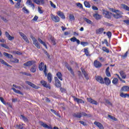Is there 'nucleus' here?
Returning <instances> with one entry per match:
<instances>
[{"label":"nucleus","instance_id":"obj_1","mask_svg":"<svg viewBox=\"0 0 129 129\" xmlns=\"http://www.w3.org/2000/svg\"><path fill=\"white\" fill-rule=\"evenodd\" d=\"M112 12H113V13H115V14H112L114 19H120V18H121L122 12L120 11L119 10H114L113 9H112Z\"/></svg>","mask_w":129,"mask_h":129},{"label":"nucleus","instance_id":"obj_2","mask_svg":"<svg viewBox=\"0 0 129 129\" xmlns=\"http://www.w3.org/2000/svg\"><path fill=\"white\" fill-rule=\"evenodd\" d=\"M31 38L33 41V43L34 44V45H35V47H36L37 49H40L41 48V46H40V43L38 42L37 39H36V38L33 36H31Z\"/></svg>","mask_w":129,"mask_h":129},{"label":"nucleus","instance_id":"obj_3","mask_svg":"<svg viewBox=\"0 0 129 129\" xmlns=\"http://www.w3.org/2000/svg\"><path fill=\"white\" fill-rule=\"evenodd\" d=\"M103 15L105 18L107 19H111V13L109 11H107L105 10H103Z\"/></svg>","mask_w":129,"mask_h":129},{"label":"nucleus","instance_id":"obj_4","mask_svg":"<svg viewBox=\"0 0 129 129\" xmlns=\"http://www.w3.org/2000/svg\"><path fill=\"white\" fill-rule=\"evenodd\" d=\"M50 17L52 21H53L55 23H58L60 21V18L57 16H55L54 15L51 14Z\"/></svg>","mask_w":129,"mask_h":129},{"label":"nucleus","instance_id":"obj_5","mask_svg":"<svg viewBox=\"0 0 129 129\" xmlns=\"http://www.w3.org/2000/svg\"><path fill=\"white\" fill-rule=\"evenodd\" d=\"M19 35H20L21 37H22V39L24 40V41L29 44L30 43V41H29V39H28V37H27V36L25 35L23 32H19Z\"/></svg>","mask_w":129,"mask_h":129},{"label":"nucleus","instance_id":"obj_6","mask_svg":"<svg viewBox=\"0 0 129 129\" xmlns=\"http://www.w3.org/2000/svg\"><path fill=\"white\" fill-rule=\"evenodd\" d=\"M41 84L43 86V87H45V88H48V89H51V86L50 85L48 84L47 82L45 81H41L40 82Z\"/></svg>","mask_w":129,"mask_h":129},{"label":"nucleus","instance_id":"obj_7","mask_svg":"<svg viewBox=\"0 0 129 129\" xmlns=\"http://www.w3.org/2000/svg\"><path fill=\"white\" fill-rule=\"evenodd\" d=\"M36 63V61L31 60L28 61L23 64L24 66H26V67H30V66H32V65H34Z\"/></svg>","mask_w":129,"mask_h":129},{"label":"nucleus","instance_id":"obj_8","mask_svg":"<svg viewBox=\"0 0 129 129\" xmlns=\"http://www.w3.org/2000/svg\"><path fill=\"white\" fill-rule=\"evenodd\" d=\"M111 83V82L110 81V80H109V78L107 77H105L103 79V84H105L107 85V86H108Z\"/></svg>","mask_w":129,"mask_h":129},{"label":"nucleus","instance_id":"obj_9","mask_svg":"<svg viewBox=\"0 0 129 129\" xmlns=\"http://www.w3.org/2000/svg\"><path fill=\"white\" fill-rule=\"evenodd\" d=\"M54 82L56 87H61V83L60 82V81H59V79H58V78L54 77Z\"/></svg>","mask_w":129,"mask_h":129},{"label":"nucleus","instance_id":"obj_10","mask_svg":"<svg viewBox=\"0 0 129 129\" xmlns=\"http://www.w3.org/2000/svg\"><path fill=\"white\" fill-rule=\"evenodd\" d=\"M5 35L8 40H9V41H13V40L15 39V37L11 36V35H10V33H9V32L7 31L5 32Z\"/></svg>","mask_w":129,"mask_h":129},{"label":"nucleus","instance_id":"obj_11","mask_svg":"<svg viewBox=\"0 0 129 129\" xmlns=\"http://www.w3.org/2000/svg\"><path fill=\"white\" fill-rule=\"evenodd\" d=\"M65 66L66 68H67V69L69 70V71L71 72V74H72V75H73V76H75L74 72H73V70H72V68H71V67H70V66H69L68 63H66Z\"/></svg>","mask_w":129,"mask_h":129},{"label":"nucleus","instance_id":"obj_12","mask_svg":"<svg viewBox=\"0 0 129 129\" xmlns=\"http://www.w3.org/2000/svg\"><path fill=\"white\" fill-rule=\"evenodd\" d=\"M26 83L27 84H28V85H29V86H31V87H32L33 88H35V89H39V87L36 86V85L33 84L31 82L26 81Z\"/></svg>","mask_w":129,"mask_h":129},{"label":"nucleus","instance_id":"obj_13","mask_svg":"<svg viewBox=\"0 0 129 129\" xmlns=\"http://www.w3.org/2000/svg\"><path fill=\"white\" fill-rule=\"evenodd\" d=\"M95 78L98 82L101 83V84H103V78H102V77L97 76H96Z\"/></svg>","mask_w":129,"mask_h":129},{"label":"nucleus","instance_id":"obj_14","mask_svg":"<svg viewBox=\"0 0 129 129\" xmlns=\"http://www.w3.org/2000/svg\"><path fill=\"white\" fill-rule=\"evenodd\" d=\"M94 124L95 125H96L98 127H99V129H104V127H103V125L102 124H101L100 122L95 121L94 122Z\"/></svg>","mask_w":129,"mask_h":129},{"label":"nucleus","instance_id":"obj_15","mask_svg":"<svg viewBox=\"0 0 129 129\" xmlns=\"http://www.w3.org/2000/svg\"><path fill=\"white\" fill-rule=\"evenodd\" d=\"M94 66L95 67H96V68H100V67L102 66V64L101 63H100V62L96 60L94 61Z\"/></svg>","mask_w":129,"mask_h":129},{"label":"nucleus","instance_id":"obj_16","mask_svg":"<svg viewBox=\"0 0 129 129\" xmlns=\"http://www.w3.org/2000/svg\"><path fill=\"white\" fill-rule=\"evenodd\" d=\"M81 69L85 78H86V80H88V79H89V77H88V74H87V73H86V72H85V70H84V69H83V68H81Z\"/></svg>","mask_w":129,"mask_h":129},{"label":"nucleus","instance_id":"obj_17","mask_svg":"<svg viewBox=\"0 0 129 129\" xmlns=\"http://www.w3.org/2000/svg\"><path fill=\"white\" fill-rule=\"evenodd\" d=\"M57 15H58V17H60L61 19L64 20L65 19V15H64V13L61 11H57L56 13Z\"/></svg>","mask_w":129,"mask_h":129},{"label":"nucleus","instance_id":"obj_18","mask_svg":"<svg viewBox=\"0 0 129 129\" xmlns=\"http://www.w3.org/2000/svg\"><path fill=\"white\" fill-rule=\"evenodd\" d=\"M87 100L88 102H90V103H92V104H95V105H97V102L96 101L94 100L93 99L91 98H87Z\"/></svg>","mask_w":129,"mask_h":129},{"label":"nucleus","instance_id":"obj_19","mask_svg":"<svg viewBox=\"0 0 129 129\" xmlns=\"http://www.w3.org/2000/svg\"><path fill=\"white\" fill-rule=\"evenodd\" d=\"M121 78L122 79H125V78H126V75H125V73H124V71H120L119 72Z\"/></svg>","mask_w":129,"mask_h":129},{"label":"nucleus","instance_id":"obj_20","mask_svg":"<svg viewBox=\"0 0 129 129\" xmlns=\"http://www.w3.org/2000/svg\"><path fill=\"white\" fill-rule=\"evenodd\" d=\"M70 40L71 41V42H77V44L78 45H79V44H80V41L79 39H77V38H76V37H73L72 38H71L70 39Z\"/></svg>","mask_w":129,"mask_h":129},{"label":"nucleus","instance_id":"obj_21","mask_svg":"<svg viewBox=\"0 0 129 129\" xmlns=\"http://www.w3.org/2000/svg\"><path fill=\"white\" fill-rule=\"evenodd\" d=\"M93 17H94V18L96 19V20H100V19L102 18V16L101 15L97 13L93 14Z\"/></svg>","mask_w":129,"mask_h":129},{"label":"nucleus","instance_id":"obj_22","mask_svg":"<svg viewBox=\"0 0 129 129\" xmlns=\"http://www.w3.org/2000/svg\"><path fill=\"white\" fill-rule=\"evenodd\" d=\"M30 71L32 73H35V72H36V71H37V66H36V64H35V63L33 65V66H32V67L30 69Z\"/></svg>","mask_w":129,"mask_h":129},{"label":"nucleus","instance_id":"obj_23","mask_svg":"<svg viewBox=\"0 0 129 129\" xmlns=\"http://www.w3.org/2000/svg\"><path fill=\"white\" fill-rule=\"evenodd\" d=\"M47 80H48V82H49V83H51L52 82V74H51V73H49L47 75Z\"/></svg>","mask_w":129,"mask_h":129},{"label":"nucleus","instance_id":"obj_24","mask_svg":"<svg viewBox=\"0 0 129 129\" xmlns=\"http://www.w3.org/2000/svg\"><path fill=\"white\" fill-rule=\"evenodd\" d=\"M27 5H28V6H31V7H32V9H35V5L32 2L31 0H28L26 2Z\"/></svg>","mask_w":129,"mask_h":129},{"label":"nucleus","instance_id":"obj_25","mask_svg":"<svg viewBox=\"0 0 129 129\" xmlns=\"http://www.w3.org/2000/svg\"><path fill=\"white\" fill-rule=\"evenodd\" d=\"M74 100L75 101H77L78 103H85V102L83 100L78 98H75Z\"/></svg>","mask_w":129,"mask_h":129},{"label":"nucleus","instance_id":"obj_26","mask_svg":"<svg viewBox=\"0 0 129 129\" xmlns=\"http://www.w3.org/2000/svg\"><path fill=\"white\" fill-rule=\"evenodd\" d=\"M39 69L40 71H43L45 69V64L43 62H41L39 66Z\"/></svg>","mask_w":129,"mask_h":129},{"label":"nucleus","instance_id":"obj_27","mask_svg":"<svg viewBox=\"0 0 129 129\" xmlns=\"http://www.w3.org/2000/svg\"><path fill=\"white\" fill-rule=\"evenodd\" d=\"M3 54L4 55V56H5V57H7V58H9V59L13 58V55L10 53H8L7 52H4Z\"/></svg>","mask_w":129,"mask_h":129},{"label":"nucleus","instance_id":"obj_28","mask_svg":"<svg viewBox=\"0 0 129 129\" xmlns=\"http://www.w3.org/2000/svg\"><path fill=\"white\" fill-rule=\"evenodd\" d=\"M0 62L2 63V64L5 65L6 66H8V67H12L11 65H10L7 62H5L3 59H0Z\"/></svg>","mask_w":129,"mask_h":129},{"label":"nucleus","instance_id":"obj_29","mask_svg":"<svg viewBox=\"0 0 129 129\" xmlns=\"http://www.w3.org/2000/svg\"><path fill=\"white\" fill-rule=\"evenodd\" d=\"M105 73L107 77H110V76H111V75H110V72H109V67L106 68Z\"/></svg>","mask_w":129,"mask_h":129},{"label":"nucleus","instance_id":"obj_30","mask_svg":"<svg viewBox=\"0 0 129 129\" xmlns=\"http://www.w3.org/2000/svg\"><path fill=\"white\" fill-rule=\"evenodd\" d=\"M103 31H104L103 28H99L96 31V33L98 35H100V34H102V33H103Z\"/></svg>","mask_w":129,"mask_h":129},{"label":"nucleus","instance_id":"obj_31","mask_svg":"<svg viewBox=\"0 0 129 129\" xmlns=\"http://www.w3.org/2000/svg\"><path fill=\"white\" fill-rule=\"evenodd\" d=\"M49 40L51 41L53 45H56V41H55V39H54V37L52 36H49Z\"/></svg>","mask_w":129,"mask_h":129},{"label":"nucleus","instance_id":"obj_32","mask_svg":"<svg viewBox=\"0 0 129 129\" xmlns=\"http://www.w3.org/2000/svg\"><path fill=\"white\" fill-rule=\"evenodd\" d=\"M38 41L40 43V44H42V45H43V46H44L46 49H48V47H47V44H46L45 42L43 41V40H42V39H41L40 38H38Z\"/></svg>","mask_w":129,"mask_h":129},{"label":"nucleus","instance_id":"obj_33","mask_svg":"<svg viewBox=\"0 0 129 129\" xmlns=\"http://www.w3.org/2000/svg\"><path fill=\"white\" fill-rule=\"evenodd\" d=\"M81 112V115H82V116H87V117H91V114H88L84 112Z\"/></svg>","mask_w":129,"mask_h":129},{"label":"nucleus","instance_id":"obj_34","mask_svg":"<svg viewBox=\"0 0 129 129\" xmlns=\"http://www.w3.org/2000/svg\"><path fill=\"white\" fill-rule=\"evenodd\" d=\"M12 89L14 92H15V93H18V94H21V95H23V93L20 91V90H16L15 88H12Z\"/></svg>","mask_w":129,"mask_h":129},{"label":"nucleus","instance_id":"obj_35","mask_svg":"<svg viewBox=\"0 0 129 129\" xmlns=\"http://www.w3.org/2000/svg\"><path fill=\"white\" fill-rule=\"evenodd\" d=\"M121 90L122 91H126V92L129 91V87L127 86H123L121 88Z\"/></svg>","mask_w":129,"mask_h":129},{"label":"nucleus","instance_id":"obj_36","mask_svg":"<svg viewBox=\"0 0 129 129\" xmlns=\"http://www.w3.org/2000/svg\"><path fill=\"white\" fill-rule=\"evenodd\" d=\"M56 76L57 77L58 79H59V80H61V81L62 80H63V79L62 78V74L60 72H58L56 74Z\"/></svg>","mask_w":129,"mask_h":129},{"label":"nucleus","instance_id":"obj_37","mask_svg":"<svg viewBox=\"0 0 129 129\" xmlns=\"http://www.w3.org/2000/svg\"><path fill=\"white\" fill-rule=\"evenodd\" d=\"M121 7H122V9H123L125 11H128V12H129V7H128V6H127L124 5V4H122Z\"/></svg>","mask_w":129,"mask_h":129},{"label":"nucleus","instance_id":"obj_38","mask_svg":"<svg viewBox=\"0 0 129 129\" xmlns=\"http://www.w3.org/2000/svg\"><path fill=\"white\" fill-rule=\"evenodd\" d=\"M22 12H23L24 14H30V11H29L26 7H23L22 8Z\"/></svg>","mask_w":129,"mask_h":129},{"label":"nucleus","instance_id":"obj_39","mask_svg":"<svg viewBox=\"0 0 129 129\" xmlns=\"http://www.w3.org/2000/svg\"><path fill=\"white\" fill-rule=\"evenodd\" d=\"M69 19H70V20L71 21V22H73L74 21H75V17H74V15L72 14H70Z\"/></svg>","mask_w":129,"mask_h":129},{"label":"nucleus","instance_id":"obj_40","mask_svg":"<svg viewBox=\"0 0 129 129\" xmlns=\"http://www.w3.org/2000/svg\"><path fill=\"white\" fill-rule=\"evenodd\" d=\"M112 82L113 84H114V85H116V84L118 83V79H117V78H115L113 79Z\"/></svg>","mask_w":129,"mask_h":129},{"label":"nucleus","instance_id":"obj_41","mask_svg":"<svg viewBox=\"0 0 129 129\" xmlns=\"http://www.w3.org/2000/svg\"><path fill=\"white\" fill-rule=\"evenodd\" d=\"M84 4L86 8H90V4H89V2L87 1H85Z\"/></svg>","mask_w":129,"mask_h":129},{"label":"nucleus","instance_id":"obj_42","mask_svg":"<svg viewBox=\"0 0 129 129\" xmlns=\"http://www.w3.org/2000/svg\"><path fill=\"white\" fill-rule=\"evenodd\" d=\"M21 116L22 117V119H23V120H24V121H25V122H28V118L25 117V116H24L23 115H21Z\"/></svg>","mask_w":129,"mask_h":129},{"label":"nucleus","instance_id":"obj_43","mask_svg":"<svg viewBox=\"0 0 129 129\" xmlns=\"http://www.w3.org/2000/svg\"><path fill=\"white\" fill-rule=\"evenodd\" d=\"M84 52L85 53V55H86V56H90V54H89V51H88V48L84 49Z\"/></svg>","mask_w":129,"mask_h":129},{"label":"nucleus","instance_id":"obj_44","mask_svg":"<svg viewBox=\"0 0 129 129\" xmlns=\"http://www.w3.org/2000/svg\"><path fill=\"white\" fill-rule=\"evenodd\" d=\"M75 117H77L78 118H81V117L82 116L81 115V112L80 113H78L77 114H75Z\"/></svg>","mask_w":129,"mask_h":129},{"label":"nucleus","instance_id":"obj_45","mask_svg":"<svg viewBox=\"0 0 129 129\" xmlns=\"http://www.w3.org/2000/svg\"><path fill=\"white\" fill-rule=\"evenodd\" d=\"M84 21H85V22H86V23H87V24H92V22L87 18H84Z\"/></svg>","mask_w":129,"mask_h":129},{"label":"nucleus","instance_id":"obj_46","mask_svg":"<svg viewBox=\"0 0 129 129\" xmlns=\"http://www.w3.org/2000/svg\"><path fill=\"white\" fill-rule=\"evenodd\" d=\"M1 46L3 48H5V49H8V50L10 49V47L5 44H1Z\"/></svg>","mask_w":129,"mask_h":129},{"label":"nucleus","instance_id":"obj_47","mask_svg":"<svg viewBox=\"0 0 129 129\" xmlns=\"http://www.w3.org/2000/svg\"><path fill=\"white\" fill-rule=\"evenodd\" d=\"M44 70V73L45 77H47V66L45 65L44 66V69H43Z\"/></svg>","mask_w":129,"mask_h":129},{"label":"nucleus","instance_id":"obj_48","mask_svg":"<svg viewBox=\"0 0 129 129\" xmlns=\"http://www.w3.org/2000/svg\"><path fill=\"white\" fill-rule=\"evenodd\" d=\"M11 61L12 62V63H19V59L16 58L11 59Z\"/></svg>","mask_w":129,"mask_h":129},{"label":"nucleus","instance_id":"obj_49","mask_svg":"<svg viewBox=\"0 0 129 129\" xmlns=\"http://www.w3.org/2000/svg\"><path fill=\"white\" fill-rule=\"evenodd\" d=\"M108 116L109 118H110V119H112V120H114L115 121H116V120H117V119H116V118H115L110 115H108Z\"/></svg>","mask_w":129,"mask_h":129},{"label":"nucleus","instance_id":"obj_50","mask_svg":"<svg viewBox=\"0 0 129 129\" xmlns=\"http://www.w3.org/2000/svg\"><path fill=\"white\" fill-rule=\"evenodd\" d=\"M127 94H124L123 93H121L120 94V96L121 97H124V98H125L127 97Z\"/></svg>","mask_w":129,"mask_h":129},{"label":"nucleus","instance_id":"obj_51","mask_svg":"<svg viewBox=\"0 0 129 129\" xmlns=\"http://www.w3.org/2000/svg\"><path fill=\"white\" fill-rule=\"evenodd\" d=\"M41 125H42V126H43V127H45V128H48V126H49L48 125H47V124L44 123L43 122H41Z\"/></svg>","mask_w":129,"mask_h":129},{"label":"nucleus","instance_id":"obj_52","mask_svg":"<svg viewBox=\"0 0 129 129\" xmlns=\"http://www.w3.org/2000/svg\"><path fill=\"white\" fill-rule=\"evenodd\" d=\"M76 6L79 8H80V9H83V6H82V4L80 3H76Z\"/></svg>","mask_w":129,"mask_h":129},{"label":"nucleus","instance_id":"obj_53","mask_svg":"<svg viewBox=\"0 0 129 129\" xmlns=\"http://www.w3.org/2000/svg\"><path fill=\"white\" fill-rule=\"evenodd\" d=\"M128 53V52L126 51L124 55H121V57L122 59H125V58H126V57H127V53Z\"/></svg>","mask_w":129,"mask_h":129},{"label":"nucleus","instance_id":"obj_54","mask_svg":"<svg viewBox=\"0 0 129 129\" xmlns=\"http://www.w3.org/2000/svg\"><path fill=\"white\" fill-rule=\"evenodd\" d=\"M102 50L104 51V52H106V53H109V50H108V49H107V48H106V47H103L102 48Z\"/></svg>","mask_w":129,"mask_h":129},{"label":"nucleus","instance_id":"obj_55","mask_svg":"<svg viewBox=\"0 0 129 129\" xmlns=\"http://www.w3.org/2000/svg\"><path fill=\"white\" fill-rule=\"evenodd\" d=\"M0 100L3 103V104H5V105H6V104H7V103H6V101L4 99V98L0 97Z\"/></svg>","mask_w":129,"mask_h":129},{"label":"nucleus","instance_id":"obj_56","mask_svg":"<svg viewBox=\"0 0 129 129\" xmlns=\"http://www.w3.org/2000/svg\"><path fill=\"white\" fill-rule=\"evenodd\" d=\"M49 3H50V6H51V7H52V8H53V9H56V5H55V4H54V3H53V2H52V1H49Z\"/></svg>","mask_w":129,"mask_h":129},{"label":"nucleus","instance_id":"obj_57","mask_svg":"<svg viewBox=\"0 0 129 129\" xmlns=\"http://www.w3.org/2000/svg\"><path fill=\"white\" fill-rule=\"evenodd\" d=\"M16 128H20V129H23V125L22 124H17L15 126Z\"/></svg>","mask_w":129,"mask_h":129},{"label":"nucleus","instance_id":"obj_58","mask_svg":"<svg viewBox=\"0 0 129 129\" xmlns=\"http://www.w3.org/2000/svg\"><path fill=\"white\" fill-rule=\"evenodd\" d=\"M81 45H82V46H83L84 47H85V46H87V45H88V43L83 41L81 42Z\"/></svg>","mask_w":129,"mask_h":129},{"label":"nucleus","instance_id":"obj_59","mask_svg":"<svg viewBox=\"0 0 129 129\" xmlns=\"http://www.w3.org/2000/svg\"><path fill=\"white\" fill-rule=\"evenodd\" d=\"M21 6V4L20 3H17L15 5L16 9H20Z\"/></svg>","mask_w":129,"mask_h":129},{"label":"nucleus","instance_id":"obj_60","mask_svg":"<svg viewBox=\"0 0 129 129\" xmlns=\"http://www.w3.org/2000/svg\"><path fill=\"white\" fill-rule=\"evenodd\" d=\"M106 35L108 38L111 37V33L110 31H108V32H107Z\"/></svg>","mask_w":129,"mask_h":129},{"label":"nucleus","instance_id":"obj_61","mask_svg":"<svg viewBox=\"0 0 129 129\" xmlns=\"http://www.w3.org/2000/svg\"><path fill=\"white\" fill-rule=\"evenodd\" d=\"M38 13H39V14H43V10L41 9V8L38 7Z\"/></svg>","mask_w":129,"mask_h":129},{"label":"nucleus","instance_id":"obj_62","mask_svg":"<svg viewBox=\"0 0 129 129\" xmlns=\"http://www.w3.org/2000/svg\"><path fill=\"white\" fill-rule=\"evenodd\" d=\"M33 2L37 5H40V0H33Z\"/></svg>","mask_w":129,"mask_h":129},{"label":"nucleus","instance_id":"obj_63","mask_svg":"<svg viewBox=\"0 0 129 129\" xmlns=\"http://www.w3.org/2000/svg\"><path fill=\"white\" fill-rule=\"evenodd\" d=\"M13 53L14 54H17V55H22V52H19V51H14Z\"/></svg>","mask_w":129,"mask_h":129},{"label":"nucleus","instance_id":"obj_64","mask_svg":"<svg viewBox=\"0 0 129 129\" xmlns=\"http://www.w3.org/2000/svg\"><path fill=\"white\" fill-rule=\"evenodd\" d=\"M125 24H126V25H129V20H124L123 21Z\"/></svg>","mask_w":129,"mask_h":129}]
</instances>
